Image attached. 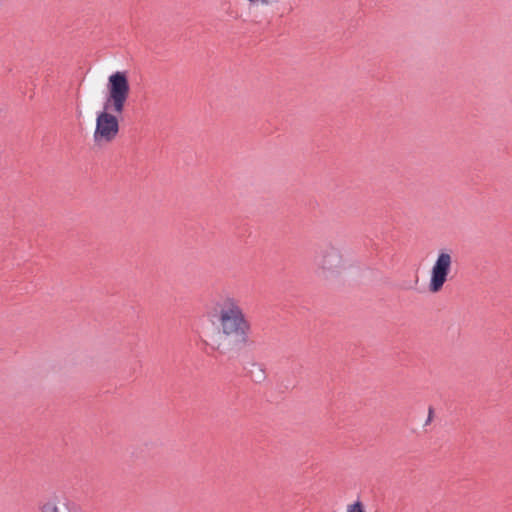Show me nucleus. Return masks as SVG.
<instances>
[{"mask_svg": "<svg viewBox=\"0 0 512 512\" xmlns=\"http://www.w3.org/2000/svg\"><path fill=\"white\" fill-rule=\"evenodd\" d=\"M107 98L103 110L97 113L96 126L93 133L94 142L98 145L114 141L119 133V121L113 114H121L130 94L127 73L117 71L108 77Z\"/></svg>", "mask_w": 512, "mask_h": 512, "instance_id": "obj_1", "label": "nucleus"}, {"mask_svg": "<svg viewBox=\"0 0 512 512\" xmlns=\"http://www.w3.org/2000/svg\"><path fill=\"white\" fill-rule=\"evenodd\" d=\"M213 323L217 326L219 338L213 348L225 353L231 343L247 345L251 332V324L243 309L234 298H226L215 308Z\"/></svg>", "mask_w": 512, "mask_h": 512, "instance_id": "obj_2", "label": "nucleus"}, {"mask_svg": "<svg viewBox=\"0 0 512 512\" xmlns=\"http://www.w3.org/2000/svg\"><path fill=\"white\" fill-rule=\"evenodd\" d=\"M453 263L454 253L451 249L443 248L438 251L430 269L429 292L439 293L443 289L452 272Z\"/></svg>", "mask_w": 512, "mask_h": 512, "instance_id": "obj_3", "label": "nucleus"}, {"mask_svg": "<svg viewBox=\"0 0 512 512\" xmlns=\"http://www.w3.org/2000/svg\"><path fill=\"white\" fill-rule=\"evenodd\" d=\"M315 262L317 273L325 278L340 274L345 267L341 251L334 246H327L321 249Z\"/></svg>", "mask_w": 512, "mask_h": 512, "instance_id": "obj_4", "label": "nucleus"}, {"mask_svg": "<svg viewBox=\"0 0 512 512\" xmlns=\"http://www.w3.org/2000/svg\"><path fill=\"white\" fill-rule=\"evenodd\" d=\"M38 510L39 512H69L68 500L65 495L53 492L41 500Z\"/></svg>", "mask_w": 512, "mask_h": 512, "instance_id": "obj_5", "label": "nucleus"}, {"mask_svg": "<svg viewBox=\"0 0 512 512\" xmlns=\"http://www.w3.org/2000/svg\"><path fill=\"white\" fill-rule=\"evenodd\" d=\"M345 512H366V508L364 503L357 499L346 505Z\"/></svg>", "mask_w": 512, "mask_h": 512, "instance_id": "obj_6", "label": "nucleus"}]
</instances>
